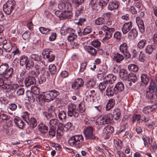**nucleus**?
I'll list each match as a JSON object with an SVG mask.
<instances>
[{"label": "nucleus", "instance_id": "obj_1", "mask_svg": "<svg viewBox=\"0 0 157 157\" xmlns=\"http://www.w3.org/2000/svg\"><path fill=\"white\" fill-rule=\"evenodd\" d=\"M83 137L82 135H77L69 139L68 144L71 147L80 148L83 145Z\"/></svg>", "mask_w": 157, "mask_h": 157}, {"label": "nucleus", "instance_id": "obj_2", "mask_svg": "<svg viewBox=\"0 0 157 157\" xmlns=\"http://www.w3.org/2000/svg\"><path fill=\"white\" fill-rule=\"evenodd\" d=\"M148 89L146 91V97L152 101H157V87L153 81H151Z\"/></svg>", "mask_w": 157, "mask_h": 157}, {"label": "nucleus", "instance_id": "obj_3", "mask_svg": "<svg viewBox=\"0 0 157 157\" xmlns=\"http://www.w3.org/2000/svg\"><path fill=\"white\" fill-rule=\"evenodd\" d=\"M8 64L4 63L0 66V75L5 78H8L12 76L13 73V68L10 67L8 69Z\"/></svg>", "mask_w": 157, "mask_h": 157}, {"label": "nucleus", "instance_id": "obj_4", "mask_svg": "<svg viewBox=\"0 0 157 157\" xmlns=\"http://www.w3.org/2000/svg\"><path fill=\"white\" fill-rule=\"evenodd\" d=\"M113 120L112 115L109 113L99 117L96 119L95 124L98 125L109 124L112 123Z\"/></svg>", "mask_w": 157, "mask_h": 157}, {"label": "nucleus", "instance_id": "obj_5", "mask_svg": "<svg viewBox=\"0 0 157 157\" xmlns=\"http://www.w3.org/2000/svg\"><path fill=\"white\" fill-rule=\"evenodd\" d=\"M16 5V2L14 0H8L3 6V10L6 14L9 15L15 9Z\"/></svg>", "mask_w": 157, "mask_h": 157}, {"label": "nucleus", "instance_id": "obj_6", "mask_svg": "<svg viewBox=\"0 0 157 157\" xmlns=\"http://www.w3.org/2000/svg\"><path fill=\"white\" fill-rule=\"evenodd\" d=\"M68 115L72 117L73 116L75 118L78 117L79 115V111L77 108V106L72 103H71L68 105Z\"/></svg>", "mask_w": 157, "mask_h": 157}, {"label": "nucleus", "instance_id": "obj_7", "mask_svg": "<svg viewBox=\"0 0 157 157\" xmlns=\"http://www.w3.org/2000/svg\"><path fill=\"white\" fill-rule=\"evenodd\" d=\"M55 14L58 17L60 20L63 19H69L71 18L72 16V13L69 11H56L55 12Z\"/></svg>", "mask_w": 157, "mask_h": 157}, {"label": "nucleus", "instance_id": "obj_8", "mask_svg": "<svg viewBox=\"0 0 157 157\" xmlns=\"http://www.w3.org/2000/svg\"><path fill=\"white\" fill-rule=\"evenodd\" d=\"M93 128L92 126H88L83 131L84 134L86 139L94 140L96 136L93 133Z\"/></svg>", "mask_w": 157, "mask_h": 157}, {"label": "nucleus", "instance_id": "obj_9", "mask_svg": "<svg viewBox=\"0 0 157 157\" xmlns=\"http://www.w3.org/2000/svg\"><path fill=\"white\" fill-rule=\"evenodd\" d=\"M77 36L75 34L71 33L68 36L67 39L70 42L71 45V47L74 48V47H76L78 45L79 43L77 40Z\"/></svg>", "mask_w": 157, "mask_h": 157}, {"label": "nucleus", "instance_id": "obj_10", "mask_svg": "<svg viewBox=\"0 0 157 157\" xmlns=\"http://www.w3.org/2000/svg\"><path fill=\"white\" fill-rule=\"evenodd\" d=\"M128 47L126 43H123L121 44L119 48V50L123 53L124 57L126 59L130 58L131 55L128 51Z\"/></svg>", "mask_w": 157, "mask_h": 157}, {"label": "nucleus", "instance_id": "obj_11", "mask_svg": "<svg viewBox=\"0 0 157 157\" xmlns=\"http://www.w3.org/2000/svg\"><path fill=\"white\" fill-rule=\"evenodd\" d=\"M45 93L49 102L54 100L59 94V92L55 90H49Z\"/></svg>", "mask_w": 157, "mask_h": 157}, {"label": "nucleus", "instance_id": "obj_12", "mask_svg": "<svg viewBox=\"0 0 157 157\" xmlns=\"http://www.w3.org/2000/svg\"><path fill=\"white\" fill-rule=\"evenodd\" d=\"M84 81L80 78H78L75 80L74 82L71 84V87L74 89H79L83 85Z\"/></svg>", "mask_w": 157, "mask_h": 157}, {"label": "nucleus", "instance_id": "obj_13", "mask_svg": "<svg viewBox=\"0 0 157 157\" xmlns=\"http://www.w3.org/2000/svg\"><path fill=\"white\" fill-rule=\"evenodd\" d=\"M48 99L47 98L46 94L45 93L43 94L38 95L36 97V100L39 104L41 105H44L45 102H49Z\"/></svg>", "mask_w": 157, "mask_h": 157}, {"label": "nucleus", "instance_id": "obj_14", "mask_svg": "<svg viewBox=\"0 0 157 157\" xmlns=\"http://www.w3.org/2000/svg\"><path fill=\"white\" fill-rule=\"evenodd\" d=\"M115 30L114 28H109L105 32V37L102 39V41L104 42H107V41L112 36V34Z\"/></svg>", "mask_w": 157, "mask_h": 157}, {"label": "nucleus", "instance_id": "obj_15", "mask_svg": "<svg viewBox=\"0 0 157 157\" xmlns=\"http://www.w3.org/2000/svg\"><path fill=\"white\" fill-rule=\"evenodd\" d=\"M157 48V45L155 44H149L146 47L145 49V52L148 55H151L156 50Z\"/></svg>", "mask_w": 157, "mask_h": 157}, {"label": "nucleus", "instance_id": "obj_16", "mask_svg": "<svg viewBox=\"0 0 157 157\" xmlns=\"http://www.w3.org/2000/svg\"><path fill=\"white\" fill-rule=\"evenodd\" d=\"M114 91L115 94H117L123 92L124 89V86L123 83L121 82H117L115 85Z\"/></svg>", "mask_w": 157, "mask_h": 157}, {"label": "nucleus", "instance_id": "obj_17", "mask_svg": "<svg viewBox=\"0 0 157 157\" xmlns=\"http://www.w3.org/2000/svg\"><path fill=\"white\" fill-rule=\"evenodd\" d=\"M24 83L26 87H29L36 84V78L27 76L25 78Z\"/></svg>", "mask_w": 157, "mask_h": 157}, {"label": "nucleus", "instance_id": "obj_18", "mask_svg": "<svg viewBox=\"0 0 157 157\" xmlns=\"http://www.w3.org/2000/svg\"><path fill=\"white\" fill-rule=\"evenodd\" d=\"M97 0H91L89 5L93 10L99 12L101 10V8L99 6V4L97 3Z\"/></svg>", "mask_w": 157, "mask_h": 157}, {"label": "nucleus", "instance_id": "obj_19", "mask_svg": "<svg viewBox=\"0 0 157 157\" xmlns=\"http://www.w3.org/2000/svg\"><path fill=\"white\" fill-rule=\"evenodd\" d=\"M132 23L131 21L124 23L122 28V30L124 34L127 33L131 29Z\"/></svg>", "mask_w": 157, "mask_h": 157}, {"label": "nucleus", "instance_id": "obj_20", "mask_svg": "<svg viewBox=\"0 0 157 157\" xmlns=\"http://www.w3.org/2000/svg\"><path fill=\"white\" fill-rule=\"evenodd\" d=\"M48 128L47 126L42 124L39 125L38 130L40 131V134L41 135H44L47 132Z\"/></svg>", "mask_w": 157, "mask_h": 157}, {"label": "nucleus", "instance_id": "obj_21", "mask_svg": "<svg viewBox=\"0 0 157 157\" xmlns=\"http://www.w3.org/2000/svg\"><path fill=\"white\" fill-rule=\"evenodd\" d=\"M116 77L112 74H109L105 77V82L107 83H113L116 79Z\"/></svg>", "mask_w": 157, "mask_h": 157}, {"label": "nucleus", "instance_id": "obj_22", "mask_svg": "<svg viewBox=\"0 0 157 157\" xmlns=\"http://www.w3.org/2000/svg\"><path fill=\"white\" fill-rule=\"evenodd\" d=\"M114 144L115 147L118 151H120L122 148V142L121 140L119 139H114Z\"/></svg>", "mask_w": 157, "mask_h": 157}, {"label": "nucleus", "instance_id": "obj_23", "mask_svg": "<svg viewBox=\"0 0 157 157\" xmlns=\"http://www.w3.org/2000/svg\"><path fill=\"white\" fill-rule=\"evenodd\" d=\"M113 59L116 62L120 63L124 59V57L122 54L116 53L114 54Z\"/></svg>", "mask_w": 157, "mask_h": 157}, {"label": "nucleus", "instance_id": "obj_24", "mask_svg": "<svg viewBox=\"0 0 157 157\" xmlns=\"http://www.w3.org/2000/svg\"><path fill=\"white\" fill-rule=\"evenodd\" d=\"M118 7V2L117 1H112L109 3L108 9L110 10L117 9Z\"/></svg>", "mask_w": 157, "mask_h": 157}, {"label": "nucleus", "instance_id": "obj_25", "mask_svg": "<svg viewBox=\"0 0 157 157\" xmlns=\"http://www.w3.org/2000/svg\"><path fill=\"white\" fill-rule=\"evenodd\" d=\"M30 58L34 61L37 62H40L45 65V62L42 60L41 56L36 54H32L30 56Z\"/></svg>", "mask_w": 157, "mask_h": 157}, {"label": "nucleus", "instance_id": "obj_26", "mask_svg": "<svg viewBox=\"0 0 157 157\" xmlns=\"http://www.w3.org/2000/svg\"><path fill=\"white\" fill-rule=\"evenodd\" d=\"M85 49L88 53L92 56H95L97 54L96 50L92 47L88 46L85 47Z\"/></svg>", "mask_w": 157, "mask_h": 157}, {"label": "nucleus", "instance_id": "obj_27", "mask_svg": "<svg viewBox=\"0 0 157 157\" xmlns=\"http://www.w3.org/2000/svg\"><path fill=\"white\" fill-rule=\"evenodd\" d=\"M140 78L142 85H147L149 82V78L148 76L145 74H142L141 75Z\"/></svg>", "mask_w": 157, "mask_h": 157}, {"label": "nucleus", "instance_id": "obj_28", "mask_svg": "<svg viewBox=\"0 0 157 157\" xmlns=\"http://www.w3.org/2000/svg\"><path fill=\"white\" fill-rule=\"evenodd\" d=\"M138 35V32L136 30L133 29L129 33L128 37L130 39H133L136 38Z\"/></svg>", "mask_w": 157, "mask_h": 157}, {"label": "nucleus", "instance_id": "obj_29", "mask_svg": "<svg viewBox=\"0 0 157 157\" xmlns=\"http://www.w3.org/2000/svg\"><path fill=\"white\" fill-rule=\"evenodd\" d=\"M120 77L124 80L127 79L128 77L127 71L124 69H122L119 71Z\"/></svg>", "mask_w": 157, "mask_h": 157}, {"label": "nucleus", "instance_id": "obj_30", "mask_svg": "<svg viewBox=\"0 0 157 157\" xmlns=\"http://www.w3.org/2000/svg\"><path fill=\"white\" fill-rule=\"evenodd\" d=\"M147 40L145 39L140 40L137 44V47L140 49H143L147 44Z\"/></svg>", "mask_w": 157, "mask_h": 157}, {"label": "nucleus", "instance_id": "obj_31", "mask_svg": "<svg viewBox=\"0 0 157 157\" xmlns=\"http://www.w3.org/2000/svg\"><path fill=\"white\" fill-rule=\"evenodd\" d=\"M115 94L114 87L109 86L108 87L106 90V95L109 97L112 96L114 94Z\"/></svg>", "mask_w": 157, "mask_h": 157}, {"label": "nucleus", "instance_id": "obj_32", "mask_svg": "<svg viewBox=\"0 0 157 157\" xmlns=\"http://www.w3.org/2000/svg\"><path fill=\"white\" fill-rule=\"evenodd\" d=\"M14 121L16 125L20 128H23L24 126V122L21 119L15 118Z\"/></svg>", "mask_w": 157, "mask_h": 157}, {"label": "nucleus", "instance_id": "obj_33", "mask_svg": "<svg viewBox=\"0 0 157 157\" xmlns=\"http://www.w3.org/2000/svg\"><path fill=\"white\" fill-rule=\"evenodd\" d=\"M128 81L132 82L133 83L137 81L138 78L136 75L133 73H130L128 75Z\"/></svg>", "mask_w": 157, "mask_h": 157}, {"label": "nucleus", "instance_id": "obj_34", "mask_svg": "<svg viewBox=\"0 0 157 157\" xmlns=\"http://www.w3.org/2000/svg\"><path fill=\"white\" fill-rule=\"evenodd\" d=\"M115 104L114 99H110L108 101L106 105V109L107 110H109L111 109L113 107Z\"/></svg>", "mask_w": 157, "mask_h": 157}, {"label": "nucleus", "instance_id": "obj_35", "mask_svg": "<svg viewBox=\"0 0 157 157\" xmlns=\"http://www.w3.org/2000/svg\"><path fill=\"white\" fill-rule=\"evenodd\" d=\"M96 82L94 79L91 78L88 80L85 84L86 86L88 88H91L94 87L95 85Z\"/></svg>", "mask_w": 157, "mask_h": 157}, {"label": "nucleus", "instance_id": "obj_36", "mask_svg": "<svg viewBox=\"0 0 157 157\" xmlns=\"http://www.w3.org/2000/svg\"><path fill=\"white\" fill-rule=\"evenodd\" d=\"M114 128L112 126H106L104 128L103 131V132L104 134H106L109 133H112L113 132Z\"/></svg>", "mask_w": 157, "mask_h": 157}, {"label": "nucleus", "instance_id": "obj_37", "mask_svg": "<svg viewBox=\"0 0 157 157\" xmlns=\"http://www.w3.org/2000/svg\"><path fill=\"white\" fill-rule=\"evenodd\" d=\"M155 108L153 105L151 106H148L144 108L143 109V112L145 114L150 113L152 112Z\"/></svg>", "mask_w": 157, "mask_h": 157}, {"label": "nucleus", "instance_id": "obj_38", "mask_svg": "<svg viewBox=\"0 0 157 157\" xmlns=\"http://www.w3.org/2000/svg\"><path fill=\"white\" fill-rule=\"evenodd\" d=\"M28 57L25 55L21 56L20 58V63L21 65L23 66L25 64L28 60Z\"/></svg>", "mask_w": 157, "mask_h": 157}, {"label": "nucleus", "instance_id": "obj_39", "mask_svg": "<svg viewBox=\"0 0 157 157\" xmlns=\"http://www.w3.org/2000/svg\"><path fill=\"white\" fill-rule=\"evenodd\" d=\"M120 110L118 109H116L113 112V117H114L116 120H118L121 116Z\"/></svg>", "mask_w": 157, "mask_h": 157}, {"label": "nucleus", "instance_id": "obj_40", "mask_svg": "<svg viewBox=\"0 0 157 157\" xmlns=\"http://www.w3.org/2000/svg\"><path fill=\"white\" fill-rule=\"evenodd\" d=\"M105 20L102 17H99L97 18L94 21L95 24L97 25H101L105 23Z\"/></svg>", "mask_w": 157, "mask_h": 157}, {"label": "nucleus", "instance_id": "obj_41", "mask_svg": "<svg viewBox=\"0 0 157 157\" xmlns=\"http://www.w3.org/2000/svg\"><path fill=\"white\" fill-rule=\"evenodd\" d=\"M59 123V121L58 119H53L50 120L49 123L50 127H56Z\"/></svg>", "mask_w": 157, "mask_h": 157}, {"label": "nucleus", "instance_id": "obj_42", "mask_svg": "<svg viewBox=\"0 0 157 157\" xmlns=\"http://www.w3.org/2000/svg\"><path fill=\"white\" fill-rule=\"evenodd\" d=\"M25 65L26 69L29 70L33 67L34 62L32 60H28Z\"/></svg>", "mask_w": 157, "mask_h": 157}, {"label": "nucleus", "instance_id": "obj_43", "mask_svg": "<svg viewBox=\"0 0 157 157\" xmlns=\"http://www.w3.org/2000/svg\"><path fill=\"white\" fill-rule=\"evenodd\" d=\"M128 69L129 71L134 72H137L138 70V66L134 64H130L128 66Z\"/></svg>", "mask_w": 157, "mask_h": 157}, {"label": "nucleus", "instance_id": "obj_44", "mask_svg": "<svg viewBox=\"0 0 157 157\" xmlns=\"http://www.w3.org/2000/svg\"><path fill=\"white\" fill-rule=\"evenodd\" d=\"M46 57L48 59V61L50 62L53 61L55 58V55L53 54L52 51L50 52L49 53L47 54L46 56Z\"/></svg>", "mask_w": 157, "mask_h": 157}, {"label": "nucleus", "instance_id": "obj_45", "mask_svg": "<svg viewBox=\"0 0 157 157\" xmlns=\"http://www.w3.org/2000/svg\"><path fill=\"white\" fill-rule=\"evenodd\" d=\"M59 119L62 121L65 120L66 117V114L64 111H59L58 114Z\"/></svg>", "mask_w": 157, "mask_h": 157}, {"label": "nucleus", "instance_id": "obj_46", "mask_svg": "<svg viewBox=\"0 0 157 157\" xmlns=\"http://www.w3.org/2000/svg\"><path fill=\"white\" fill-rule=\"evenodd\" d=\"M49 70L51 74H55L57 72L56 66L54 64H51L49 66Z\"/></svg>", "mask_w": 157, "mask_h": 157}, {"label": "nucleus", "instance_id": "obj_47", "mask_svg": "<svg viewBox=\"0 0 157 157\" xmlns=\"http://www.w3.org/2000/svg\"><path fill=\"white\" fill-rule=\"evenodd\" d=\"M40 32L42 34H47L48 32L52 31L50 28L40 27L39 28Z\"/></svg>", "mask_w": 157, "mask_h": 157}, {"label": "nucleus", "instance_id": "obj_48", "mask_svg": "<svg viewBox=\"0 0 157 157\" xmlns=\"http://www.w3.org/2000/svg\"><path fill=\"white\" fill-rule=\"evenodd\" d=\"M13 47L11 44L10 42H8L6 45L4 46L3 48L7 52H10L12 49Z\"/></svg>", "mask_w": 157, "mask_h": 157}, {"label": "nucleus", "instance_id": "obj_49", "mask_svg": "<svg viewBox=\"0 0 157 157\" xmlns=\"http://www.w3.org/2000/svg\"><path fill=\"white\" fill-rule=\"evenodd\" d=\"M22 117L26 123H28L29 121V114L27 112H25L23 113L22 115Z\"/></svg>", "mask_w": 157, "mask_h": 157}, {"label": "nucleus", "instance_id": "obj_50", "mask_svg": "<svg viewBox=\"0 0 157 157\" xmlns=\"http://www.w3.org/2000/svg\"><path fill=\"white\" fill-rule=\"evenodd\" d=\"M28 123H29L33 128L35 127L37 125L36 121L34 117L31 118L29 121Z\"/></svg>", "mask_w": 157, "mask_h": 157}, {"label": "nucleus", "instance_id": "obj_51", "mask_svg": "<svg viewBox=\"0 0 157 157\" xmlns=\"http://www.w3.org/2000/svg\"><path fill=\"white\" fill-rule=\"evenodd\" d=\"M108 84L105 81L99 83L98 87L101 91L104 90L107 86Z\"/></svg>", "mask_w": 157, "mask_h": 157}, {"label": "nucleus", "instance_id": "obj_52", "mask_svg": "<svg viewBox=\"0 0 157 157\" xmlns=\"http://www.w3.org/2000/svg\"><path fill=\"white\" fill-rule=\"evenodd\" d=\"M91 44L95 48H98L101 46V42L98 39L95 40L91 42Z\"/></svg>", "mask_w": 157, "mask_h": 157}, {"label": "nucleus", "instance_id": "obj_53", "mask_svg": "<svg viewBox=\"0 0 157 157\" xmlns=\"http://www.w3.org/2000/svg\"><path fill=\"white\" fill-rule=\"evenodd\" d=\"M109 2V0H100L99 2V6L101 10L102 7L106 6Z\"/></svg>", "mask_w": 157, "mask_h": 157}, {"label": "nucleus", "instance_id": "obj_54", "mask_svg": "<svg viewBox=\"0 0 157 157\" xmlns=\"http://www.w3.org/2000/svg\"><path fill=\"white\" fill-rule=\"evenodd\" d=\"M134 5L138 8H140L142 6V4L140 0H133Z\"/></svg>", "mask_w": 157, "mask_h": 157}, {"label": "nucleus", "instance_id": "obj_55", "mask_svg": "<svg viewBox=\"0 0 157 157\" xmlns=\"http://www.w3.org/2000/svg\"><path fill=\"white\" fill-rule=\"evenodd\" d=\"M30 34L31 33L29 31H26L22 34V37L24 40H26L29 38Z\"/></svg>", "mask_w": 157, "mask_h": 157}, {"label": "nucleus", "instance_id": "obj_56", "mask_svg": "<svg viewBox=\"0 0 157 157\" xmlns=\"http://www.w3.org/2000/svg\"><path fill=\"white\" fill-rule=\"evenodd\" d=\"M32 91L33 93L36 95H38L40 93V90L38 87L35 86L31 87Z\"/></svg>", "mask_w": 157, "mask_h": 157}, {"label": "nucleus", "instance_id": "obj_57", "mask_svg": "<svg viewBox=\"0 0 157 157\" xmlns=\"http://www.w3.org/2000/svg\"><path fill=\"white\" fill-rule=\"evenodd\" d=\"M56 127H50L48 131L49 135L52 136H54L56 134Z\"/></svg>", "mask_w": 157, "mask_h": 157}, {"label": "nucleus", "instance_id": "obj_58", "mask_svg": "<svg viewBox=\"0 0 157 157\" xmlns=\"http://www.w3.org/2000/svg\"><path fill=\"white\" fill-rule=\"evenodd\" d=\"M2 90H6L7 92L10 91L12 89V84H5Z\"/></svg>", "mask_w": 157, "mask_h": 157}, {"label": "nucleus", "instance_id": "obj_59", "mask_svg": "<svg viewBox=\"0 0 157 157\" xmlns=\"http://www.w3.org/2000/svg\"><path fill=\"white\" fill-rule=\"evenodd\" d=\"M91 31V29L90 26H88L84 29L83 34V35H86L90 33Z\"/></svg>", "mask_w": 157, "mask_h": 157}, {"label": "nucleus", "instance_id": "obj_60", "mask_svg": "<svg viewBox=\"0 0 157 157\" xmlns=\"http://www.w3.org/2000/svg\"><path fill=\"white\" fill-rule=\"evenodd\" d=\"M113 37L117 40H120L121 37V33L119 31H116L114 34Z\"/></svg>", "mask_w": 157, "mask_h": 157}, {"label": "nucleus", "instance_id": "obj_61", "mask_svg": "<svg viewBox=\"0 0 157 157\" xmlns=\"http://www.w3.org/2000/svg\"><path fill=\"white\" fill-rule=\"evenodd\" d=\"M39 75L37 74V72L34 71H29L28 77H33L35 78Z\"/></svg>", "mask_w": 157, "mask_h": 157}, {"label": "nucleus", "instance_id": "obj_62", "mask_svg": "<svg viewBox=\"0 0 157 157\" xmlns=\"http://www.w3.org/2000/svg\"><path fill=\"white\" fill-rule=\"evenodd\" d=\"M141 116L139 114H136L132 117V123H134L136 121H137L139 123L140 120Z\"/></svg>", "mask_w": 157, "mask_h": 157}, {"label": "nucleus", "instance_id": "obj_63", "mask_svg": "<svg viewBox=\"0 0 157 157\" xmlns=\"http://www.w3.org/2000/svg\"><path fill=\"white\" fill-rule=\"evenodd\" d=\"M136 21L138 26L144 25L143 21L139 17H136Z\"/></svg>", "mask_w": 157, "mask_h": 157}, {"label": "nucleus", "instance_id": "obj_64", "mask_svg": "<svg viewBox=\"0 0 157 157\" xmlns=\"http://www.w3.org/2000/svg\"><path fill=\"white\" fill-rule=\"evenodd\" d=\"M100 71L102 73V74H105L107 72V67L106 65H103L100 69Z\"/></svg>", "mask_w": 157, "mask_h": 157}]
</instances>
